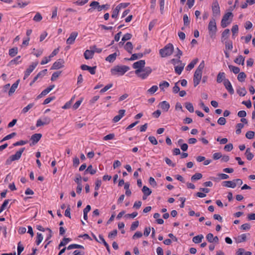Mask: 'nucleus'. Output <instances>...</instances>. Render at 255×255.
I'll return each instance as SVG.
<instances>
[{"label": "nucleus", "instance_id": "obj_42", "mask_svg": "<svg viewBox=\"0 0 255 255\" xmlns=\"http://www.w3.org/2000/svg\"><path fill=\"white\" fill-rule=\"evenodd\" d=\"M17 52H18V49L17 47H14V48H11L9 50V55L11 56V57H14L15 56L16 54L17 53Z\"/></svg>", "mask_w": 255, "mask_h": 255}, {"label": "nucleus", "instance_id": "obj_3", "mask_svg": "<svg viewBox=\"0 0 255 255\" xmlns=\"http://www.w3.org/2000/svg\"><path fill=\"white\" fill-rule=\"evenodd\" d=\"M174 50V47L172 44L168 43L163 48L160 49L159 54L162 57H166L171 55Z\"/></svg>", "mask_w": 255, "mask_h": 255}, {"label": "nucleus", "instance_id": "obj_24", "mask_svg": "<svg viewBox=\"0 0 255 255\" xmlns=\"http://www.w3.org/2000/svg\"><path fill=\"white\" fill-rule=\"evenodd\" d=\"M47 72V69H44V70L41 71L34 78V79H33V83L35 81H36L39 78H41L43 77H44L46 74Z\"/></svg>", "mask_w": 255, "mask_h": 255}, {"label": "nucleus", "instance_id": "obj_12", "mask_svg": "<svg viewBox=\"0 0 255 255\" xmlns=\"http://www.w3.org/2000/svg\"><path fill=\"white\" fill-rule=\"evenodd\" d=\"M232 17H223L221 21V26L225 28L230 24L232 21Z\"/></svg>", "mask_w": 255, "mask_h": 255}, {"label": "nucleus", "instance_id": "obj_34", "mask_svg": "<svg viewBox=\"0 0 255 255\" xmlns=\"http://www.w3.org/2000/svg\"><path fill=\"white\" fill-rule=\"evenodd\" d=\"M245 155H246L247 159L249 160H252L254 156V154L251 152L250 148H248L246 149V151L245 152Z\"/></svg>", "mask_w": 255, "mask_h": 255}, {"label": "nucleus", "instance_id": "obj_60", "mask_svg": "<svg viewBox=\"0 0 255 255\" xmlns=\"http://www.w3.org/2000/svg\"><path fill=\"white\" fill-rule=\"evenodd\" d=\"M206 239L208 240V241L210 243H213L214 242V236L213 234L212 233H209L206 236Z\"/></svg>", "mask_w": 255, "mask_h": 255}, {"label": "nucleus", "instance_id": "obj_45", "mask_svg": "<svg viewBox=\"0 0 255 255\" xmlns=\"http://www.w3.org/2000/svg\"><path fill=\"white\" fill-rule=\"evenodd\" d=\"M99 4V3L98 1H92L91 3L90 6L91 7V8L89 9L90 11H92L93 10H96L97 8V6Z\"/></svg>", "mask_w": 255, "mask_h": 255}, {"label": "nucleus", "instance_id": "obj_6", "mask_svg": "<svg viewBox=\"0 0 255 255\" xmlns=\"http://www.w3.org/2000/svg\"><path fill=\"white\" fill-rule=\"evenodd\" d=\"M208 28L210 36L212 38H214L217 32L216 23L215 19H212L210 20Z\"/></svg>", "mask_w": 255, "mask_h": 255}, {"label": "nucleus", "instance_id": "obj_41", "mask_svg": "<svg viewBox=\"0 0 255 255\" xmlns=\"http://www.w3.org/2000/svg\"><path fill=\"white\" fill-rule=\"evenodd\" d=\"M246 77L247 76H246V74L244 72H242L239 73V75H238L237 78H238V80H239V81H240L241 82H243L245 81Z\"/></svg>", "mask_w": 255, "mask_h": 255}, {"label": "nucleus", "instance_id": "obj_56", "mask_svg": "<svg viewBox=\"0 0 255 255\" xmlns=\"http://www.w3.org/2000/svg\"><path fill=\"white\" fill-rule=\"evenodd\" d=\"M148 140L153 145H156L158 143L156 139L153 136H149L148 137Z\"/></svg>", "mask_w": 255, "mask_h": 255}, {"label": "nucleus", "instance_id": "obj_46", "mask_svg": "<svg viewBox=\"0 0 255 255\" xmlns=\"http://www.w3.org/2000/svg\"><path fill=\"white\" fill-rule=\"evenodd\" d=\"M225 43L226 49L231 50L233 49V42L231 40H227L224 41Z\"/></svg>", "mask_w": 255, "mask_h": 255}, {"label": "nucleus", "instance_id": "obj_23", "mask_svg": "<svg viewBox=\"0 0 255 255\" xmlns=\"http://www.w3.org/2000/svg\"><path fill=\"white\" fill-rule=\"evenodd\" d=\"M117 55V53L115 52L107 57L106 58V60L110 63H113L116 59Z\"/></svg>", "mask_w": 255, "mask_h": 255}, {"label": "nucleus", "instance_id": "obj_43", "mask_svg": "<svg viewBox=\"0 0 255 255\" xmlns=\"http://www.w3.org/2000/svg\"><path fill=\"white\" fill-rule=\"evenodd\" d=\"M229 68L235 74H239L240 69L239 67L233 65H229Z\"/></svg>", "mask_w": 255, "mask_h": 255}, {"label": "nucleus", "instance_id": "obj_36", "mask_svg": "<svg viewBox=\"0 0 255 255\" xmlns=\"http://www.w3.org/2000/svg\"><path fill=\"white\" fill-rule=\"evenodd\" d=\"M237 93L242 97L245 96L247 94L245 88H239L237 90Z\"/></svg>", "mask_w": 255, "mask_h": 255}, {"label": "nucleus", "instance_id": "obj_14", "mask_svg": "<svg viewBox=\"0 0 255 255\" xmlns=\"http://www.w3.org/2000/svg\"><path fill=\"white\" fill-rule=\"evenodd\" d=\"M77 32H73L70 34L69 37L67 39L66 43L67 44H73L77 36H78Z\"/></svg>", "mask_w": 255, "mask_h": 255}, {"label": "nucleus", "instance_id": "obj_2", "mask_svg": "<svg viewBox=\"0 0 255 255\" xmlns=\"http://www.w3.org/2000/svg\"><path fill=\"white\" fill-rule=\"evenodd\" d=\"M129 69L128 66L117 65L111 69V73L112 75L120 76L124 75Z\"/></svg>", "mask_w": 255, "mask_h": 255}, {"label": "nucleus", "instance_id": "obj_58", "mask_svg": "<svg viewBox=\"0 0 255 255\" xmlns=\"http://www.w3.org/2000/svg\"><path fill=\"white\" fill-rule=\"evenodd\" d=\"M60 74H61V72H59V71L54 72L52 74V75L51 77V81L55 80L56 79V78H57L59 76Z\"/></svg>", "mask_w": 255, "mask_h": 255}, {"label": "nucleus", "instance_id": "obj_17", "mask_svg": "<svg viewBox=\"0 0 255 255\" xmlns=\"http://www.w3.org/2000/svg\"><path fill=\"white\" fill-rule=\"evenodd\" d=\"M159 106L165 112H167L170 108L169 104L165 101L160 102L159 104Z\"/></svg>", "mask_w": 255, "mask_h": 255}, {"label": "nucleus", "instance_id": "obj_9", "mask_svg": "<svg viewBox=\"0 0 255 255\" xmlns=\"http://www.w3.org/2000/svg\"><path fill=\"white\" fill-rule=\"evenodd\" d=\"M64 60L62 59H59L53 64L51 69H59L64 67Z\"/></svg>", "mask_w": 255, "mask_h": 255}, {"label": "nucleus", "instance_id": "obj_25", "mask_svg": "<svg viewBox=\"0 0 255 255\" xmlns=\"http://www.w3.org/2000/svg\"><path fill=\"white\" fill-rule=\"evenodd\" d=\"M234 62L238 64L244 65L245 64V57L242 55H239L235 59Z\"/></svg>", "mask_w": 255, "mask_h": 255}, {"label": "nucleus", "instance_id": "obj_54", "mask_svg": "<svg viewBox=\"0 0 255 255\" xmlns=\"http://www.w3.org/2000/svg\"><path fill=\"white\" fill-rule=\"evenodd\" d=\"M255 135V132L252 131H249L246 134V137L248 139H252Z\"/></svg>", "mask_w": 255, "mask_h": 255}, {"label": "nucleus", "instance_id": "obj_22", "mask_svg": "<svg viewBox=\"0 0 255 255\" xmlns=\"http://www.w3.org/2000/svg\"><path fill=\"white\" fill-rule=\"evenodd\" d=\"M19 80H17L14 83H13L11 87L10 88V90L8 92V95L9 96H11L12 94L14 93L16 89H17L18 84H19Z\"/></svg>", "mask_w": 255, "mask_h": 255}, {"label": "nucleus", "instance_id": "obj_40", "mask_svg": "<svg viewBox=\"0 0 255 255\" xmlns=\"http://www.w3.org/2000/svg\"><path fill=\"white\" fill-rule=\"evenodd\" d=\"M96 169H94L93 168V167L91 165H89L87 169L85 171V174H86L88 172H89L91 175H94L96 173Z\"/></svg>", "mask_w": 255, "mask_h": 255}, {"label": "nucleus", "instance_id": "obj_49", "mask_svg": "<svg viewBox=\"0 0 255 255\" xmlns=\"http://www.w3.org/2000/svg\"><path fill=\"white\" fill-rule=\"evenodd\" d=\"M158 89L157 86L153 85L147 90V92L150 94H153L157 91Z\"/></svg>", "mask_w": 255, "mask_h": 255}, {"label": "nucleus", "instance_id": "obj_20", "mask_svg": "<svg viewBox=\"0 0 255 255\" xmlns=\"http://www.w3.org/2000/svg\"><path fill=\"white\" fill-rule=\"evenodd\" d=\"M185 65V64L184 63H183L181 62V63H180V64L179 65L175 66L174 68L176 73H177L178 75H180L184 69Z\"/></svg>", "mask_w": 255, "mask_h": 255}, {"label": "nucleus", "instance_id": "obj_59", "mask_svg": "<svg viewBox=\"0 0 255 255\" xmlns=\"http://www.w3.org/2000/svg\"><path fill=\"white\" fill-rule=\"evenodd\" d=\"M218 124L220 125L223 126L225 125L226 123V120L225 118L224 117H220L218 120Z\"/></svg>", "mask_w": 255, "mask_h": 255}, {"label": "nucleus", "instance_id": "obj_7", "mask_svg": "<svg viewBox=\"0 0 255 255\" xmlns=\"http://www.w3.org/2000/svg\"><path fill=\"white\" fill-rule=\"evenodd\" d=\"M129 4V3L128 2L120 3L114 9L112 16H117L120 13V12H121V9H124L128 6Z\"/></svg>", "mask_w": 255, "mask_h": 255}, {"label": "nucleus", "instance_id": "obj_53", "mask_svg": "<svg viewBox=\"0 0 255 255\" xmlns=\"http://www.w3.org/2000/svg\"><path fill=\"white\" fill-rule=\"evenodd\" d=\"M139 222L138 221H136L133 222L130 226V229L131 231H134L138 226Z\"/></svg>", "mask_w": 255, "mask_h": 255}, {"label": "nucleus", "instance_id": "obj_44", "mask_svg": "<svg viewBox=\"0 0 255 255\" xmlns=\"http://www.w3.org/2000/svg\"><path fill=\"white\" fill-rule=\"evenodd\" d=\"M202 177V174L201 173H197L195 174L194 175H193L191 177V179L192 181H194L198 180L201 179Z\"/></svg>", "mask_w": 255, "mask_h": 255}, {"label": "nucleus", "instance_id": "obj_37", "mask_svg": "<svg viewBox=\"0 0 255 255\" xmlns=\"http://www.w3.org/2000/svg\"><path fill=\"white\" fill-rule=\"evenodd\" d=\"M185 106L186 109L190 113L194 112V107L193 104L190 102L185 103Z\"/></svg>", "mask_w": 255, "mask_h": 255}, {"label": "nucleus", "instance_id": "obj_18", "mask_svg": "<svg viewBox=\"0 0 255 255\" xmlns=\"http://www.w3.org/2000/svg\"><path fill=\"white\" fill-rule=\"evenodd\" d=\"M94 54V51L92 49L91 50H86L84 53V57L86 59H92Z\"/></svg>", "mask_w": 255, "mask_h": 255}, {"label": "nucleus", "instance_id": "obj_55", "mask_svg": "<svg viewBox=\"0 0 255 255\" xmlns=\"http://www.w3.org/2000/svg\"><path fill=\"white\" fill-rule=\"evenodd\" d=\"M132 37V35L130 33H126L125 34L123 37H122V41H126L127 40H128L130 39Z\"/></svg>", "mask_w": 255, "mask_h": 255}, {"label": "nucleus", "instance_id": "obj_50", "mask_svg": "<svg viewBox=\"0 0 255 255\" xmlns=\"http://www.w3.org/2000/svg\"><path fill=\"white\" fill-rule=\"evenodd\" d=\"M113 86V84L112 83H110L109 84H108L107 85H106V86H105L103 89H102L100 92L101 93H105V92H106L107 91H108L109 89H110V88H111Z\"/></svg>", "mask_w": 255, "mask_h": 255}, {"label": "nucleus", "instance_id": "obj_30", "mask_svg": "<svg viewBox=\"0 0 255 255\" xmlns=\"http://www.w3.org/2000/svg\"><path fill=\"white\" fill-rule=\"evenodd\" d=\"M143 54L141 53H135L131 55L130 58L128 59V60L132 61L142 57Z\"/></svg>", "mask_w": 255, "mask_h": 255}, {"label": "nucleus", "instance_id": "obj_39", "mask_svg": "<svg viewBox=\"0 0 255 255\" xmlns=\"http://www.w3.org/2000/svg\"><path fill=\"white\" fill-rule=\"evenodd\" d=\"M43 236L41 233H37L35 243L37 245H39L43 240Z\"/></svg>", "mask_w": 255, "mask_h": 255}, {"label": "nucleus", "instance_id": "obj_51", "mask_svg": "<svg viewBox=\"0 0 255 255\" xmlns=\"http://www.w3.org/2000/svg\"><path fill=\"white\" fill-rule=\"evenodd\" d=\"M32 72V65H30L28 67V68L26 70V71L25 72L24 76V79H25L27 78L31 74Z\"/></svg>", "mask_w": 255, "mask_h": 255}, {"label": "nucleus", "instance_id": "obj_21", "mask_svg": "<svg viewBox=\"0 0 255 255\" xmlns=\"http://www.w3.org/2000/svg\"><path fill=\"white\" fill-rule=\"evenodd\" d=\"M31 30H28L26 32L27 37L23 39L22 44L21 45L22 47L26 46L28 45L29 43V41L30 40L29 35L31 34Z\"/></svg>", "mask_w": 255, "mask_h": 255}, {"label": "nucleus", "instance_id": "obj_35", "mask_svg": "<svg viewBox=\"0 0 255 255\" xmlns=\"http://www.w3.org/2000/svg\"><path fill=\"white\" fill-rule=\"evenodd\" d=\"M84 247L78 244H71L67 247V249L68 250H72L73 249H84Z\"/></svg>", "mask_w": 255, "mask_h": 255}, {"label": "nucleus", "instance_id": "obj_33", "mask_svg": "<svg viewBox=\"0 0 255 255\" xmlns=\"http://www.w3.org/2000/svg\"><path fill=\"white\" fill-rule=\"evenodd\" d=\"M42 134L41 133H35L33 134V144L37 143L41 138Z\"/></svg>", "mask_w": 255, "mask_h": 255}, {"label": "nucleus", "instance_id": "obj_47", "mask_svg": "<svg viewBox=\"0 0 255 255\" xmlns=\"http://www.w3.org/2000/svg\"><path fill=\"white\" fill-rule=\"evenodd\" d=\"M159 88L162 91H164V88H168L169 86V84L166 81H163L159 84Z\"/></svg>", "mask_w": 255, "mask_h": 255}, {"label": "nucleus", "instance_id": "obj_32", "mask_svg": "<svg viewBox=\"0 0 255 255\" xmlns=\"http://www.w3.org/2000/svg\"><path fill=\"white\" fill-rule=\"evenodd\" d=\"M142 191L144 194V196H148L151 193V190L147 186H144L142 189Z\"/></svg>", "mask_w": 255, "mask_h": 255}, {"label": "nucleus", "instance_id": "obj_63", "mask_svg": "<svg viewBox=\"0 0 255 255\" xmlns=\"http://www.w3.org/2000/svg\"><path fill=\"white\" fill-rule=\"evenodd\" d=\"M24 247L21 244L20 242L18 244L17 246V254L18 255H20L21 253L23 251Z\"/></svg>", "mask_w": 255, "mask_h": 255}, {"label": "nucleus", "instance_id": "obj_57", "mask_svg": "<svg viewBox=\"0 0 255 255\" xmlns=\"http://www.w3.org/2000/svg\"><path fill=\"white\" fill-rule=\"evenodd\" d=\"M250 228H251V225L248 223H246V224H243L240 227V229L241 230H245V231L249 230L250 229Z\"/></svg>", "mask_w": 255, "mask_h": 255}, {"label": "nucleus", "instance_id": "obj_62", "mask_svg": "<svg viewBox=\"0 0 255 255\" xmlns=\"http://www.w3.org/2000/svg\"><path fill=\"white\" fill-rule=\"evenodd\" d=\"M115 137V134L114 133H110L109 134H107V135L105 136L103 138L104 140H111L113 139Z\"/></svg>", "mask_w": 255, "mask_h": 255}, {"label": "nucleus", "instance_id": "obj_52", "mask_svg": "<svg viewBox=\"0 0 255 255\" xmlns=\"http://www.w3.org/2000/svg\"><path fill=\"white\" fill-rule=\"evenodd\" d=\"M117 235V230H114L109 234L108 237L111 239H113L116 237Z\"/></svg>", "mask_w": 255, "mask_h": 255}, {"label": "nucleus", "instance_id": "obj_4", "mask_svg": "<svg viewBox=\"0 0 255 255\" xmlns=\"http://www.w3.org/2000/svg\"><path fill=\"white\" fill-rule=\"evenodd\" d=\"M152 69L149 67H146L143 70H135V74L141 79H145L151 73Z\"/></svg>", "mask_w": 255, "mask_h": 255}, {"label": "nucleus", "instance_id": "obj_28", "mask_svg": "<svg viewBox=\"0 0 255 255\" xmlns=\"http://www.w3.org/2000/svg\"><path fill=\"white\" fill-rule=\"evenodd\" d=\"M71 241V239L70 238H64L63 240L60 242V243L59 244L58 246V249H60V248L63 247L65 246L66 245H67L70 241Z\"/></svg>", "mask_w": 255, "mask_h": 255}, {"label": "nucleus", "instance_id": "obj_27", "mask_svg": "<svg viewBox=\"0 0 255 255\" xmlns=\"http://www.w3.org/2000/svg\"><path fill=\"white\" fill-rule=\"evenodd\" d=\"M230 33V30L226 29L222 34V41L224 42L228 38Z\"/></svg>", "mask_w": 255, "mask_h": 255}, {"label": "nucleus", "instance_id": "obj_48", "mask_svg": "<svg viewBox=\"0 0 255 255\" xmlns=\"http://www.w3.org/2000/svg\"><path fill=\"white\" fill-rule=\"evenodd\" d=\"M16 135V133L15 132H12L10 134H8L6 136H5V137H4L1 140H0V142H2L5 140H8V139H9L12 137H13L15 135Z\"/></svg>", "mask_w": 255, "mask_h": 255}, {"label": "nucleus", "instance_id": "obj_64", "mask_svg": "<svg viewBox=\"0 0 255 255\" xmlns=\"http://www.w3.org/2000/svg\"><path fill=\"white\" fill-rule=\"evenodd\" d=\"M32 108V104H29L26 107H24L21 113L25 114L27 113Z\"/></svg>", "mask_w": 255, "mask_h": 255}, {"label": "nucleus", "instance_id": "obj_26", "mask_svg": "<svg viewBox=\"0 0 255 255\" xmlns=\"http://www.w3.org/2000/svg\"><path fill=\"white\" fill-rule=\"evenodd\" d=\"M204 238V236L203 235H199L196 236H195L193 238L192 241L195 244H199L201 243L202 239Z\"/></svg>", "mask_w": 255, "mask_h": 255}, {"label": "nucleus", "instance_id": "obj_16", "mask_svg": "<svg viewBox=\"0 0 255 255\" xmlns=\"http://www.w3.org/2000/svg\"><path fill=\"white\" fill-rule=\"evenodd\" d=\"M228 80V79L226 78V74L223 72H220L217 76L216 81L218 83H221L223 82H225V81Z\"/></svg>", "mask_w": 255, "mask_h": 255}, {"label": "nucleus", "instance_id": "obj_10", "mask_svg": "<svg viewBox=\"0 0 255 255\" xmlns=\"http://www.w3.org/2000/svg\"><path fill=\"white\" fill-rule=\"evenodd\" d=\"M212 11L215 15H219L220 13V6L218 2L214 0L212 3Z\"/></svg>", "mask_w": 255, "mask_h": 255}, {"label": "nucleus", "instance_id": "obj_29", "mask_svg": "<svg viewBox=\"0 0 255 255\" xmlns=\"http://www.w3.org/2000/svg\"><path fill=\"white\" fill-rule=\"evenodd\" d=\"M125 49L130 54L132 53L133 46L130 42H128L125 45Z\"/></svg>", "mask_w": 255, "mask_h": 255}, {"label": "nucleus", "instance_id": "obj_8", "mask_svg": "<svg viewBox=\"0 0 255 255\" xmlns=\"http://www.w3.org/2000/svg\"><path fill=\"white\" fill-rule=\"evenodd\" d=\"M145 62L144 60H140L134 62L132 65V67L135 70H143L144 68Z\"/></svg>", "mask_w": 255, "mask_h": 255}, {"label": "nucleus", "instance_id": "obj_11", "mask_svg": "<svg viewBox=\"0 0 255 255\" xmlns=\"http://www.w3.org/2000/svg\"><path fill=\"white\" fill-rule=\"evenodd\" d=\"M223 84L226 89L230 94L232 95L234 93V89L229 79L225 80Z\"/></svg>", "mask_w": 255, "mask_h": 255}, {"label": "nucleus", "instance_id": "obj_5", "mask_svg": "<svg viewBox=\"0 0 255 255\" xmlns=\"http://www.w3.org/2000/svg\"><path fill=\"white\" fill-rule=\"evenodd\" d=\"M24 150V148H21L14 154L10 156L5 161V164L7 165H10L12 162L18 160L21 157Z\"/></svg>", "mask_w": 255, "mask_h": 255}, {"label": "nucleus", "instance_id": "obj_19", "mask_svg": "<svg viewBox=\"0 0 255 255\" xmlns=\"http://www.w3.org/2000/svg\"><path fill=\"white\" fill-rule=\"evenodd\" d=\"M223 185L227 187L234 188L236 187V183L234 180L225 181L223 182Z\"/></svg>", "mask_w": 255, "mask_h": 255}, {"label": "nucleus", "instance_id": "obj_61", "mask_svg": "<svg viewBox=\"0 0 255 255\" xmlns=\"http://www.w3.org/2000/svg\"><path fill=\"white\" fill-rule=\"evenodd\" d=\"M55 99L54 96H52L46 98L43 102V104L46 105L49 103H50L52 101L54 100Z\"/></svg>", "mask_w": 255, "mask_h": 255}, {"label": "nucleus", "instance_id": "obj_38", "mask_svg": "<svg viewBox=\"0 0 255 255\" xmlns=\"http://www.w3.org/2000/svg\"><path fill=\"white\" fill-rule=\"evenodd\" d=\"M198 61V59H196L193 60L192 62H191L187 66L186 70L187 71H190L192 69H193L195 66V65L197 63Z\"/></svg>", "mask_w": 255, "mask_h": 255}, {"label": "nucleus", "instance_id": "obj_15", "mask_svg": "<svg viewBox=\"0 0 255 255\" xmlns=\"http://www.w3.org/2000/svg\"><path fill=\"white\" fill-rule=\"evenodd\" d=\"M81 68L83 70L89 71V72L92 75L95 74L96 73V66L90 67L88 65L83 64L81 66Z\"/></svg>", "mask_w": 255, "mask_h": 255}, {"label": "nucleus", "instance_id": "obj_13", "mask_svg": "<svg viewBox=\"0 0 255 255\" xmlns=\"http://www.w3.org/2000/svg\"><path fill=\"white\" fill-rule=\"evenodd\" d=\"M125 110H120L118 112V115L116 116L113 119L114 123L119 122L125 115Z\"/></svg>", "mask_w": 255, "mask_h": 255}, {"label": "nucleus", "instance_id": "obj_1", "mask_svg": "<svg viewBox=\"0 0 255 255\" xmlns=\"http://www.w3.org/2000/svg\"><path fill=\"white\" fill-rule=\"evenodd\" d=\"M205 67L204 61H202L195 71L193 76L194 86L196 87L200 82L202 78V72Z\"/></svg>", "mask_w": 255, "mask_h": 255}, {"label": "nucleus", "instance_id": "obj_31", "mask_svg": "<svg viewBox=\"0 0 255 255\" xmlns=\"http://www.w3.org/2000/svg\"><path fill=\"white\" fill-rule=\"evenodd\" d=\"M247 239V235L246 234H243L239 236L237 238V242L238 243L245 242Z\"/></svg>", "mask_w": 255, "mask_h": 255}]
</instances>
